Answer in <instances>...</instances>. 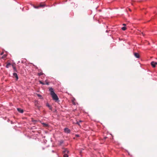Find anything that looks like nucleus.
Segmentation results:
<instances>
[{"instance_id":"1","label":"nucleus","mask_w":157,"mask_h":157,"mask_svg":"<svg viewBox=\"0 0 157 157\" xmlns=\"http://www.w3.org/2000/svg\"><path fill=\"white\" fill-rule=\"evenodd\" d=\"M49 90L50 92V94L53 100L57 101L59 100L58 98L57 95L55 93L53 89L52 88H50L49 89Z\"/></svg>"},{"instance_id":"2","label":"nucleus","mask_w":157,"mask_h":157,"mask_svg":"<svg viewBox=\"0 0 157 157\" xmlns=\"http://www.w3.org/2000/svg\"><path fill=\"white\" fill-rule=\"evenodd\" d=\"M151 64L152 66L154 68L155 67L156 65H157V63L155 61H152L151 62Z\"/></svg>"},{"instance_id":"3","label":"nucleus","mask_w":157,"mask_h":157,"mask_svg":"<svg viewBox=\"0 0 157 157\" xmlns=\"http://www.w3.org/2000/svg\"><path fill=\"white\" fill-rule=\"evenodd\" d=\"M64 131L65 132L67 133H69L70 132V130L68 128H66L64 129Z\"/></svg>"},{"instance_id":"4","label":"nucleus","mask_w":157,"mask_h":157,"mask_svg":"<svg viewBox=\"0 0 157 157\" xmlns=\"http://www.w3.org/2000/svg\"><path fill=\"white\" fill-rule=\"evenodd\" d=\"M13 76L14 78H16V80H17L18 79V77L17 74L16 73H14L13 74Z\"/></svg>"},{"instance_id":"5","label":"nucleus","mask_w":157,"mask_h":157,"mask_svg":"<svg viewBox=\"0 0 157 157\" xmlns=\"http://www.w3.org/2000/svg\"><path fill=\"white\" fill-rule=\"evenodd\" d=\"M134 55L137 58H140V55L138 53H134Z\"/></svg>"},{"instance_id":"6","label":"nucleus","mask_w":157,"mask_h":157,"mask_svg":"<svg viewBox=\"0 0 157 157\" xmlns=\"http://www.w3.org/2000/svg\"><path fill=\"white\" fill-rule=\"evenodd\" d=\"M46 106L49 108V109L50 110H52V107L51 105H50L48 103H47L46 104Z\"/></svg>"},{"instance_id":"7","label":"nucleus","mask_w":157,"mask_h":157,"mask_svg":"<svg viewBox=\"0 0 157 157\" xmlns=\"http://www.w3.org/2000/svg\"><path fill=\"white\" fill-rule=\"evenodd\" d=\"M69 152V151L67 149H64L63 150V153H68Z\"/></svg>"},{"instance_id":"8","label":"nucleus","mask_w":157,"mask_h":157,"mask_svg":"<svg viewBox=\"0 0 157 157\" xmlns=\"http://www.w3.org/2000/svg\"><path fill=\"white\" fill-rule=\"evenodd\" d=\"M37 75L39 76H40L42 75H44V76L45 75L44 73H43L42 71L40 72L39 71V72L37 74Z\"/></svg>"},{"instance_id":"9","label":"nucleus","mask_w":157,"mask_h":157,"mask_svg":"<svg viewBox=\"0 0 157 157\" xmlns=\"http://www.w3.org/2000/svg\"><path fill=\"white\" fill-rule=\"evenodd\" d=\"M17 110L18 112L21 113H22L23 112V110L21 109V108H17Z\"/></svg>"},{"instance_id":"10","label":"nucleus","mask_w":157,"mask_h":157,"mask_svg":"<svg viewBox=\"0 0 157 157\" xmlns=\"http://www.w3.org/2000/svg\"><path fill=\"white\" fill-rule=\"evenodd\" d=\"M45 6V4H43L42 3H41L39 5V6L40 7H44Z\"/></svg>"},{"instance_id":"11","label":"nucleus","mask_w":157,"mask_h":157,"mask_svg":"<svg viewBox=\"0 0 157 157\" xmlns=\"http://www.w3.org/2000/svg\"><path fill=\"white\" fill-rule=\"evenodd\" d=\"M33 7L35 8H36V9H38L39 8H40L39 6H35V5H33Z\"/></svg>"},{"instance_id":"12","label":"nucleus","mask_w":157,"mask_h":157,"mask_svg":"<svg viewBox=\"0 0 157 157\" xmlns=\"http://www.w3.org/2000/svg\"><path fill=\"white\" fill-rule=\"evenodd\" d=\"M121 29L124 31L126 29V28L125 26L122 27Z\"/></svg>"},{"instance_id":"13","label":"nucleus","mask_w":157,"mask_h":157,"mask_svg":"<svg viewBox=\"0 0 157 157\" xmlns=\"http://www.w3.org/2000/svg\"><path fill=\"white\" fill-rule=\"evenodd\" d=\"M64 154L63 155L64 157H68V155H67V153H63Z\"/></svg>"},{"instance_id":"14","label":"nucleus","mask_w":157,"mask_h":157,"mask_svg":"<svg viewBox=\"0 0 157 157\" xmlns=\"http://www.w3.org/2000/svg\"><path fill=\"white\" fill-rule=\"evenodd\" d=\"M7 56V55L6 54H4V55H3V56L2 57V59H4Z\"/></svg>"},{"instance_id":"15","label":"nucleus","mask_w":157,"mask_h":157,"mask_svg":"<svg viewBox=\"0 0 157 157\" xmlns=\"http://www.w3.org/2000/svg\"><path fill=\"white\" fill-rule=\"evenodd\" d=\"M10 65L11 64L10 63H8L6 65V68H8L9 67V66H10Z\"/></svg>"},{"instance_id":"16","label":"nucleus","mask_w":157,"mask_h":157,"mask_svg":"<svg viewBox=\"0 0 157 157\" xmlns=\"http://www.w3.org/2000/svg\"><path fill=\"white\" fill-rule=\"evenodd\" d=\"M39 83L40 84H42V85H44V84H45V83H44V82H43L41 81H39Z\"/></svg>"},{"instance_id":"17","label":"nucleus","mask_w":157,"mask_h":157,"mask_svg":"<svg viewBox=\"0 0 157 157\" xmlns=\"http://www.w3.org/2000/svg\"><path fill=\"white\" fill-rule=\"evenodd\" d=\"M45 84L47 85H49V82H47V80L45 81Z\"/></svg>"},{"instance_id":"18","label":"nucleus","mask_w":157,"mask_h":157,"mask_svg":"<svg viewBox=\"0 0 157 157\" xmlns=\"http://www.w3.org/2000/svg\"><path fill=\"white\" fill-rule=\"evenodd\" d=\"M13 69L15 71H16V68L15 67H13Z\"/></svg>"},{"instance_id":"19","label":"nucleus","mask_w":157,"mask_h":157,"mask_svg":"<svg viewBox=\"0 0 157 157\" xmlns=\"http://www.w3.org/2000/svg\"><path fill=\"white\" fill-rule=\"evenodd\" d=\"M37 95L39 97H41L42 96L40 94H37Z\"/></svg>"},{"instance_id":"20","label":"nucleus","mask_w":157,"mask_h":157,"mask_svg":"<svg viewBox=\"0 0 157 157\" xmlns=\"http://www.w3.org/2000/svg\"><path fill=\"white\" fill-rule=\"evenodd\" d=\"M43 124H44V126H47V124H45V123H44Z\"/></svg>"},{"instance_id":"21","label":"nucleus","mask_w":157,"mask_h":157,"mask_svg":"<svg viewBox=\"0 0 157 157\" xmlns=\"http://www.w3.org/2000/svg\"><path fill=\"white\" fill-rule=\"evenodd\" d=\"M123 26H125H125H126V24H123Z\"/></svg>"},{"instance_id":"22","label":"nucleus","mask_w":157,"mask_h":157,"mask_svg":"<svg viewBox=\"0 0 157 157\" xmlns=\"http://www.w3.org/2000/svg\"><path fill=\"white\" fill-rule=\"evenodd\" d=\"M75 136L77 137H79V135H75Z\"/></svg>"},{"instance_id":"23","label":"nucleus","mask_w":157,"mask_h":157,"mask_svg":"<svg viewBox=\"0 0 157 157\" xmlns=\"http://www.w3.org/2000/svg\"><path fill=\"white\" fill-rule=\"evenodd\" d=\"M3 52H2L1 53V55H2L3 54Z\"/></svg>"},{"instance_id":"24","label":"nucleus","mask_w":157,"mask_h":157,"mask_svg":"<svg viewBox=\"0 0 157 157\" xmlns=\"http://www.w3.org/2000/svg\"><path fill=\"white\" fill-rule=\"evenodd\" d=\"M129 9V11H131V10L130 9Z\"/></svg>"},{"instance_id":"25","label":"nucleus","mask_w":157,"mask_h":157,"mask_svg":"<svg viewBox=\"0 0 157 157\" xmlns=\"http://www.w3.org/2000/svg\"><path fill=\"white\" fill-rule=\"evenodd\" d=\"M142 35H144V33H142Z\"/></svg>"},{"instance_id":"26","label":"nucleus","mask_w":157,"mask_h":157,"mask_svg":"<svg viewBox=\"0 0 157 157\" xmlns=\"http://www.w3.org/2000/svg\"><path fill=\"white\" fill-rule=\"evenodd\" d=\"M82 121H79V122H81Z\"/></svg>"},{"instance_id":"27","label":"nucleus","mask_w":157,"mask_h":157,"mask_svg":"<svg viewBox=\"0 0 157 157\" xmlns=\"http://www.w3.org/2000/svg\"><path fill=\"white\" fill-rule=\"evenodd\" d=\"M77 124H78L79 125V124H78V122H77Z\"/></svg>"},{"instance_id":"28","label":"nucleus","mask_w":157,"mask_h":157,"mask_svg":"<svg viewBox=\"0 0 157 157\" xmlns=\"http://www.w3.org/2000/svg\"><path fill=\"white\" fill-rule=\"evenodd\" d=\"M63 143V142H61V143Z\"/></svg>"}]
</instances>
